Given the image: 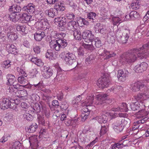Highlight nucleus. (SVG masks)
<instances>
[{
  "mask_svg": "<svg viewBox=\"0 0 149 149\" xmlns=\"http://www.w3.org/2000/svg\"><path fill=\"white\" fill-rule=\"evenodd\" d=\"M38 125L36 123L32 124L29 127L26 128V131L29 133H32L34 132L38 128Z\"/></svg>",
  "mask_w": 149,
  "mask_h": 149,
  "instance_id": "4be33fe9",
  "label": "nucleus"
},
{
  "mask_svg": "<svg viewBox=\"0 0 149 149\" xmlns=\"http://www.w3.org/2000/svg\"><path fill=\"white\" fill-rule=\"evenodd\" d=\"M16 95L20 100H24L26 99L27 93L26 91L24 89L19 90L17 91L16 93Z\"/></svg>",
  "mask_w": 149,
  "mask_h": 149,
  "instance_id": "dca6fc26",
  "label": "nucleus"
},
{
  "mask_svg": "<svg viewBox=\"0 0 149 149\" xmlns=\"http://www.w3.org/2000/svg\"><path fill=\"white\" fill-rule=\"evenodd\" d=\"M142 106L139 104V102H136L135 103H131L130 104V108L133 111L139 110L140 107Z\"/></svg>",
  "mask_w": 149,
  "mask_h": 149,
  "instance_id": "a878e982",
  "label": "nucleus"
},
{
  "mask_svg": "<svg viewBox=\"0 0 149 149\" xmlns=\"http://www.w3.org/2000/svg\"><path fill=\"white\" fill-rule=\"evenodd\" d=\"M129 74L128 71L126 69L120 70L118 71L117 77L119 80L124 81Z\"/></svg>",
  "mask_w": 149,
  "mask_h": 149,
  "instance_id": "9d476101",
  "label": "nucleus"
},
{
  "mask_svg": "<svg viewBox=\"0 0 149 149\" xmlns=\"http://www.w3.org/2000/svg\"><path fill=\"white\" fill-rule=\"evenodd\" d=\"M47 134V132L45 129L42 128L41 129L40 132V136H44Z\"/></svg>",
  "mask_w": 149,
  "mask_h": 149,
  "instance_id": "e2e57ef3",
  "label": "nucleus"
},
{
  "mask_svg": "<svg viewBox=\"0 0 149 149\" xmlns=\"http://www.w3.org/2000/svg\"><path fill=\"white\" fill-rule=\"evenodd\" d=\"M17 80L18 82L22 84H25L27 82L26 79L22 76L18 77Z\"/></svg>",
  "mask_w": 149,
  "mask_h": 149,
  "instance_id": "a18cd8bd",
  "label": "nucleus"
},
{
  "mask_svg": "<svg viewBox=\"0 0 149 149\" xmlns=\"http://www.w3.org/2000/svg\"><path fill=\"white\" fill-rule=\"evenodd\" d=\"M107 10H106L104 7L101 8L100 14L103 16H106L107 14Z\"/></svg>",
  "mask_w": 149,
  "mask_h": 149,
  "instance_id": "4d7b16f0",
  "label": "nucleus"
},
{
  "mask_svg": "<svg viewBox=\"0 0 149 149\" xmlns=\"http://www.w3.org/2000/svg\"><path fill=\"white\" fill-rule=\"evenodd\" d=\"M76 22L74 21H71L69 22L67 24V28L68 30L73 31L75 29Z\"/></svg>",
  "mask_w": 149,
  "mask_h": 149,
  "instance_id": "2f4dec72",
  "label": "nucleus"
},
{
  "mask_svg": "<svg viewBox=\"0 0 149 149\" xmlns=\"http://www.w3.org/2000/svg\"><path fill=\"white\" fill-rule=\"evenodd\" d=\"M130 13L131 18L132 20L138 18L139 17V13L136 11H133L131 12Z\"/></svg>",
  "mask_w": 149,
  "mask_h": 149,
  "instance_id": "37998d69",
  "label": "nucleus"
},
{
  "mask_svg": "<svg viewBox=\"0 0 149 149\" xmlns=\"http://www.w3.org/2000/svg\"><path fill=\"white\" fill-rule=\"evenodd\" d=\"M127 123V121H125L124 118L122 119H119L117 121L116 123L113 124L114 125H116L118 126V127L120 126H122L124 127V126Z\"/></svg>",
  "mask_w": 149,
  "mask_h": 149,
  "instance_id": "72a5a7b5",
  "label": "nucleus"
},
{
  "mask_svg": "<svg viewBox=\"0 0 149 149\" xmlns=\"http://www.w3.org/2000/svg\"><path fill=\"white\" fill-rule=\"evenodd\" d=\"M94 40L95 46L96 47H99L101 46V42L98 38H94Z\"/></svg>",
  "mask_w": 149,
  "mask_h": 149,
  "instance_id": "5fc2aeb1",
  "label": "nucleus"
},
{
  "mask_svg": "<svg viewBox=\"0 0 149 149\" xmlns=\"http://www.w3.org/2000/svg\"><path fill=\"white\" fill-rule=\"evenodd\" d=\"M29 141L30 146L34 149H36L34 148H36L38 146V137L34 135L29 137Z\"/></svg>",
  "mask_w": 149,
  "mask_h": 149,
  "instance_id": "ddd939ff",
  "label": "nucleus"
},
{
  "mask_svg": "<svg viewBox=\"0 0 149 149\" xmlns=\"http://www.w3.org/2000/svg\"><path fill=\"white\" fill-rule=\"evenodd\" d=\"M107 95L105 94H100L97 95L96 97L99 102L98 104H102L106 100Z\"/></svg>",
  "mask_w": 149,
  "mask_h": 149,
  "instance_id": "5701e85b",
  "label": "nucleus"
},
{
  "mask_svg": "<svg viewBox=\"0 0 149 149\" xmlns=\"http://www.w3.org/2000/svg\"><path fill=\"white\" fill-rule=\"evenodd\" d=\"M112 23L113 25H117L123 21L118 17H114L112 18Z\"/></svg>",
  "mask_w": 149,
  "mask_h": 149,
  "instance_id": "4c0bfd02",
  "label": "nucleus"
},
{
  "mask_svg": "<svg viewBox=\"0 0 149 149\" xmlns=\"http://www.w3.org/2000/svg\"><path fill=\"white\" fill-rule=\"evenodd\" d=\"M21 144L19 141H15L12 144L11 149H19Z\"/></svg>",
  "mask_w": 149,
  "mask_h": 149,
  "instance_id": "c03bdc74",
  "label": "nucleus"
},
{
  "mask_svg": "<svg viewBox=\"0 0 149 149\" xmlns=\"http://www.w3.org/2000/svg\"><path fill=\"white\" fill-rule=\"evenodd\" d=\"M20 16L15 13H12L9 15L8 19L11 21L16 22L19 19Z\"/></svg>",
  "mask_w": 149,
  "mask_h": 149,
  "instance_id": "6ab92c4d",
  "label": "nucleus"
},
{
  "mask_svg": "<svg viewBox=\"0 0 149 149\" xmlns=\"http://www.w3.org/2000/svg\"><path fill=\"white\" fill-rule=\"evenodd\" d=\"M45 120L44 117L40 116H38V121L40 125H44L45 124Z\"/></svg>",
  "mask_w": 149,
  "mask_h": 149,
  "instance_id": "3c124183",
  "label": "nucleus"
},
{
  "mask_svg": "<svg viewBox=\"0 0 149 149\" xmlns=\"http://www.w3.org/2000/svg\"><path fill=\"white\" fill-rule=\"evenodd\" d=\"M42 75L45 78H50L53 74L52 70L49 67L44 66L42 68Z\"/></svg>",
  "mask_w": 149,
  "mask_h": 149,
  "instance_id": "6e6552de",
  "label": "nucleus"
},
{
  "mask_svg": "<svg viewBox=\"0 0 149 149\" xmlns=\"http://www.w3.org/2000/svg\"><path fill=\"white\" fill-rule=\"evenodd\" d=\"M51 35L52 36L56 39H59V33H57L55 31H52L51 32Z\"/></svg>",
  "mask_w": 149,
  "mask_h": 149,
  "instance_id": "69168bd1",
  "label": "nucleus"
},
{
  "mask_svg": "<svg viewBox=\"0 0 149 149\" xmlns=\"http://www.w3.org/2000/svg\"><path fill=\"white\" fill-rule=\"evenodd\" d=\"M17 70L19 75H22V76H24L25 77H27V74L25 72V70L24 69L17 67Z\"/></svg>",
  "mask_w": 149,
  "mask_h": 149,
  "instance_id": "a19ab883",
  "label": "nucleus"
},
{
  "mask_svg": "<svg viewBox=\"0 0 149 149\" xmlns=\"http://www.w3.org/2000/svg\"><path fill=\"white\" fill-rule=\"evenodd\" d=\"M24 19L25 22H27L33 20L32 17L31 15H25L23 17Z\"/></svg>",
  "mask_w": 149,
  "mask_h": 149,
  "instance_id": "864d4df0",
  "label": "nucleus"
},
{
  "mask_svg": "<svg viewBox=\"0 0 149 149\" xmlns=\"http://www.w3.org/2000/svg\"><path fill=\"white\" fill-rule=\"evenodd\" d=\"M101 55L104 56V58L107 59L111 57L115 56L116 54L114 53L111 54L109 52L104 50V52L101 54Z\"/></svg>",
  "mask_w": 149,
  "mask_h": 149,
  "instance_id": "bb28decb",
  "label": "nucleus"
},
{
  "mask_svg": "<svg viewBox=\"0 0 149 149\" xmlns=\"http://www.w3.org/2000/svg\"><path fill=\"white\" fill-rule=\"evenodd\" d=\"M131 7L134 10H136L139 8V4L138 2H134L131 4Z\"/></svg>",
  "mask_w": 149,
  "mask_h": 149,
  "instance_id": "603ef678",
  "label": "nucleus"
},
{
  "mask_svg": "<svg viewBox=\"0 0 149 149\" xmlns=\"http://www.w3.org/2000/svg\"><path fill=\"white\" fill-rule=\"evenodd\" d=\"M134 99L135 100L137 101V102H139V104L140 103H141V105H142L144 107L145 106V105H143V102L142 93L138 94L135 96L134 97Z\"/></svg>",
  "mask_w": 149,
  "mask_h": 149,
  "instance_id": "e433bc0d",
  "label": "nucleus"
},
{
  "mask_svg": "<svg viewBox=\"0 0 149 149\" xmlns=\"http://www.w3.org/2000/svg\"><path fill=\"white\" fill-rule=\"evenodd\" d=\"M123 127L122 126L118 127L116 125H114L113 129L115 131L118 133H119L122 131L123 129Z\"/></svg>",
  "mask_w": 149,
  "mask_h": 149,
  "instance_id": "8fccbe9b",
  "label": "nucleus"
},
{
  "mask_svg": "<svg viewBox=\"0 0 149 149\" xmlns=\"http://www.w3.org/2000/svg\"><path fill=\"white\" fill-rule=\"evenodd\" d=\"M134 70L137 73H140L143 72V69L141 68V67H140V66L138 65H136L134 68Z\"/></svg>",
  "mask_w": 149,
  "mask_h": 149,
  "instance_id": "bf43d9fd",
  "label": "nucleus"
},
{
  "mask_svg": "<svg viewBox=\"0 0 149 149\" xmlns=\"http://www.w3.org/2000/svg\"><path fill=\"white\" fill-rule=\"evenodd\" d=\"M149 56V41L139 49H134L120 56V62L123 65L130 63L135 61L137 57L140 58Z\"/></svg>",
  "mask_w": 149,
  "mask_h": 149,
  "instance_id": "f257e3e1",
  "label": "nucleus"
},
{
  "mask_svg": "<svg viewBox=\"0 0 149 149\" xmlns=\"http://www.w3.org/2000/svg\"><path fill=\"white\" fill-rule=\"evenodd\" d=\"M74 38L77 40L81 39V32L79 30H75L73 31Z\"/></svg>",
  "mask_w": 149,
  "mask_h": 149,
  "instance_id": "c9c22d12",
  "label": "nucleus"
},
{
  "mask_svg": "<svg viewBox=\"0 0 149 149\" xmlns=\"http://www.w3.org/2000/svg\"><path fill=\"white\" fill-rule=\"evenodd\" d=\"M126 141L127 140H125L123 143H118L112 145L109 149H119V148H123L126 145L124 144V143L125 141Z\"/></svg>",
  "mask_w": 149,
  "mask_h": 149,
  "instance_id": "cd10ccee",
  "label": "nucleus"
},
{
  "mask_svg": "<svg viewBox=\"0 0 149 149\" xmlns=\"http://www.w3.org/2000/svg\"><path fill=\"white\" fill-rule=\"evenodd\" d=\"M53 51L52 50H48L46 53V57L49 60H52L54 58Z\"/></svg>",
  "mask_w": 149,
  "mask_h": 149,
  "instance_id": "ea45409f",
  "label": "nucleus"
},
{
  "mask_svg": "<svg viewBox=\"0 0 149 149\" xmlns=\"http://www.w3.org/2000/svg\"><path fill=\"white\" fill-rule=\"evenodd\" d=\"M108 130V127L105 126H102L100 132V135L101 136L105 134Z\"/></svg>",
  "mask_w": 149,
  "mask_h": 149,
  "instance_id": "09e8293b",
  "label": "nucleus"
},
{
  "mask_svg": "<svg viewBox=\"0 0 149 149\" xmlns=\"http://www.w3.org/2000/svg\"><path fill=\"white\" fill-rule=\"evenodd\" d=\"M113 109H116V108H113L112 109V111L107 112L106 111H104L102 112V114L103 115L105 114L107 116H107H112L113 117H116V116H117V114L116 113H115V112L118 111H113Z\"/></svg>",
  "mask_w": 149,
  "mask_h": 149,
  "instance_id": "f704fd0d",
  "label": "nucleus"
},
{
  "mask_svg": "<svg viewBox=\"0 0 149 149\" xmlns=\"http://www.w3.org/2000/svg\"><path fill=\"white\" fill-rule=\"evenodd\" d=\"M100 24L99 23H97L95 25L94 27V29L96 33H98L99 32L100 30L101 27H100Z\"/></svg>",
  "mask_w": 149,
  "mask_h": 149,
  "instance_id": "052dcab7",
  "label": "nucleus"
},
{
  "mask_svg": "<svg viewBox=\"0 0 149 149\" xmlns=\"http://www.w3.org/2000/svg\"><path fill=\"white\" fill-rule=\"evenodd\" d=\"M6 48H8V52L12 54H16L18 53V51L16 47L13 45L8 44L7 45Z\"/></svg>",
  "mask_w": 149,
  "mask_h": 149,
  "instance_id": "412c9836",
  "label": "nucleus"
},
{
  "mask_svg": "<svg viewBox=\"0 0 149 149\" xmlns=\"http://www.w3.org/2000/svg\"><path fill=\"white\" fill-rule=\"evenodd\" d=\"M36 6L34 4L30 3L28 4L27 6L24 7L23 8V9L25 10L29 14H32L34 13L36 16L38 13H39V12L40 11H38V13H37V11H36Z\"/></svg>",
  "mask_w": 149,
  "mask_h": 149,
  "instance_id": "9b49d317",
  "label": "nucleus"
},
{
  "mask_svg": "<svg viewBox=\"0 0 149 149\" xmlns=\"http://www.w3.org/2000/svg\"><path fill=\"white\" fill-rule=\"evenodd\" d=\"M65 34L63 32L59 33V39L53 40L50 42V48L56 51H58L64 48L67 45L66 40L62 39L65 37Z\"/></svg>",
  "mask_w": 149,
  "mask_h": 149,
  "instance_id": "f03ea898",
  "label": "nucleus"
},
{
  "mask_svg": "<svg viewBox=\"0 0 149 149\" xmlns=\"http://www.w3.org/2000/svg\"><path fill=\"white\" fill-rule=\"evenodd\" d=\"M7 79V84L8 85H12L16 81V79L15 76L11 74H8L6 76Z\"/></svg>",
  "mask_w": 149,
  "mask_h": 149,
  "instance_id": "b1692460",
  "label": "nucleus"
},
{
  "mask_svg": "<svg viewBox=\"0 0 149 149\" xmlns=\"http://www.w3.org/2000/svg\"><path fill=\"white\" fill-rule=\"evenodd\" d=\"M11 62V61L9 60L4 61L2 63V66L3 67L8 68L10 66V63Z\"/></svg>",
  "mask_w": 149,
  "mask_h": 149,
  "instance_id": "49530a36",
  "label": "nucleus"
},
{
  "mask_svg": "<svg viewBox=\"0 0 149 149\" xmlns=\"http://www.w3.org/2000/svg\"><path fill=\"white\" fill-rule=\"evenodd\" d=\"M127 104L125 103H123L119 107L116 108V109H113V111H119L127 112L128 110Z\"/></svg>",
  "mask_w": 149,
  "mask_h": 149,
  "instance_id": "aec40b11",
  "label": "nucleus"
},
{
  "mask_svg": "<svg viewBox=\"0 0 149 149\" xmlns=\"http://www.w3.org/2000/svg\"><path fill=\"white\" fill-rule=\"evenodd\" d=\"M32 85L34 86L36 88H38L39 89H41V88H42L44 86L42 82H40L37 84H34Z\"/></svg>",
  "mask_w": 149,
  "mask_h": 149,
  "instance_id": "774afa93",
  "label": "nucleus"
},
{
  "mask_svg": "<svg viewBox=\"0 0 149 149\" xmlns=\"http://www.w3.org/2000/svg\"><path fill=\"white\" fill-rule=\"evenodd\" d=\"M67 18L70 19H73L75 18V15L74 14L72 13H67L66 15Z\"/></svg>",
  "mask_w": 149,
  "mask_h": 149,
  "instance_id": "0e129e2a",
  "label": "nucleus"
},
{
  "mask_svg": "<svg viewBox=\"0 0 149 149\" xmlns=\"http://www.w3.org/2000/svg\"><path fill=\"white\" fill-rule=\"evenodd\" d=\"M33 49L35 53L38 54L40 52V48L39 46H35L33 47Z\"/></svg>",
  "mask_w": 149,
  "mask_h": 149,
  "instance_id": "338daca9",
  "label": "nucleus"
},
{
  "mask_svg": "<svg viewBox=\"0 0 149 149\" xmlns=\"http://www.w3.org/2000/svg\"><path fill=\"white\" fill-rule=\"evenodd\" d=\"M45 36L44 32L40 31L39 32H37L34 34V38L37 41H40Z\"/></svg>",
  "mask_w": 149,
  "mask_h": 149,
  "instance_id": "393cba45",
  "label": "nucleus"
},
{
  "mask_svg": "<svg viewBox=\"0 0 149 149\" xmlns=\"http://www.w3.org/2000/svg\"><path fill=\"white\" fill-rule=\"evenodd\" d=\"M31 61L38 66H41L43 64V63L42 60L36 57H32L31 59Z\"/></svg>",
  "mask_w": 149,
  "mask_h": 149,
  "instance_id": "c85d7f7f",
  "label": "nucleus"
},
{
  "mask_svg": "<svg viewBox=\"0 0 149 149\" xmlns=\"http://www.w3.org/2000/svg\"><path fill=\"white\" fill-rule=\"evenodd\" d=\"M109 80L108 78L104 77L99 79L97 81V85L99 88H103L109 86Z\"/></svg>",
  "mask_w": 149,
  "mask_h": 149,
  "instance_id": "1a4fd4ad",
  "label": "nucleus"
},
{
  "mask_svg": "<svg viewBox=\"0 0 149 149\" xmlns=\"http://www.w3.org/2000/svg\"><path fill=\"white\" fill-rule=\"evenodd\" d=\"M45 13L49 17L53 18L54 16L58 15V13L54 8H51L49 10H47L45 11Z\"/></svg>",
  "mask_w": 149,
  "mask_h": 149,
  "instance_id": "a211bd4d",
  "label": "nucleus"
},
{
  "mask_svg": "<svg viewBox=\"0 0 149 149\" xmlns=\"http://www.w3.org/2000/svg\"><path fill=\"white\" fill-rule=\"evenodd\" d=\"M89 112H87L86 113H82L81 115L82 120L83 121H84L88 118L89 115Z\"/></svg>",
  "mask_w": 149,
  "mask_h": 149,
  "instance_id": "680f3d73",
  "label": "nucleus"
},
{
  "mask_svg": "<svg viewBox=\"0 0 149 149\" xmlns=\"http://www.w3.org/2000/svg\"><path fill=\"white\" fill-rule=\"evenodd\" d=\"M60 56L69 65H72L76 61V57L74 54L66 51L62 52L60 55Z\"/></svg>",
  "mask_w": 149,
  "mask_h": 149,
  "instance_id": "20e7f679",
  "label": "nucleus"
},
{
  "mask_svg": "<svg viewBox=\"0 0 149 149\" xmlns=\"http://www.w3.org/2000/svg\"><path fill=\"white\" fill-rule=\"evenodd\" d=\"M42 30H45L48 29L50 25L47 20L42 19Z\"/></svg>",
  "mask_w": 149,
  "mask_h": 149,
  "instance_id": "473e14b6",
  "label": "nucleus"
},
{
  "mask_svg": "<svg viewBox=\"0 0 149 149\" xmlns=\"http://www.w3.org/2000/svg\"><path fill=\"white\" fill-rule=\"evenodd\" d=\"M103 112H102L100 116H97L93 118V119L96 120L99 123H106L107 120V118L105 114H102Z\"/></svg>",
  "mask_w": 149,
  "mask_h": 149,
  "instance_id": "2eb2a0df",
  "label": "nucleus"
},
{
  "mask_svg": "<svg viewBox=\"0 0 149 149\" xmlns=\"http://www.w3.org/2000/svg\"><path fill=\"white\" fill-rule=\"evenodd\" d=\"M23 116L25 119L28 121H32L33 119V117L32 115L29 113H25L23 115Z\"/></svg>",
  "mask_w": 149,
  "mask_h": 149,
  "instance_id": "79ce46f5",
  "label": "nucleus"
},
{
  "mask_svg": "<svg viewBox=\"0 0 149 149\" xmlns=\"http://www.w3.org/2000/svg\"><path fill=\"white\" fill-rule=\"evenodd\" d=\"M95 57L94 55H91L87 57L86 59V62H88L89 63H91L95 59Z\"/></svg>",
  "mask_w": 149,
  "mask_h": 149,
  "instance_id": "6e6d98bb",
  "label": "nucleus"
},
{
  "mask_svg": "<svg viewBox=\"0 0 149 149\" xmlns=\"http://www.w3.org/2000/svg\"><path fill=\"white\" fill-rule=\"evenodd\" d=\"M43 15V13L42 11L39 12L36 17L38 19V21L36 22L34 24L35 27L37 29L42 30V19H41Z\"/></svg>",
  "mask_w": 149,
  "mask_h": 149,
  "instance_id": "f8f14e48",
  "label": "nucleus"
},
{
  "mask_svg": "<svg viewBox=\"0 0 149 149\" xmlns=\"http://www.w3.org/2000/svg\"><path fill=\"white\" fill-rule=\"evenodd\" d=\"M12 105H13V103H12L11 100L7 98H3L0 102V106L3 108L8 109L10 108L11 109H15L13 108Z\"/></svg>",
  "mask_w": 149,
  "mask_h": 149,
  "instance_id": "0eeeda50",
  "label": "nucleus"
},
{
  "mask_svg": "<svg viewBox=\"0 0 149 149\" xmlns=\"http://www.w3.org/2000/svg\"><path fill=\"white\" fill-rule=\"evenodd\" d=\"M16 28L17 30L19 31L20 33L25 32V26H24L18 25L17 26Z\"/></svg>",
  "mask_w": 149,
  "mask_h": 149,
  "instance_id": "de8ad7c7",
  "label": "nucleus"
},
{
  "mask_svg": "<svg viewBox=\"0 0 149 149\" xmlns=\"http://www.w3.org/2000/svg\"><path fill=\"white\" fill-rule=\"evenodd\" d=\"M130 31L129 29L125 30L123 33L120 32L116 36L117 40L120 43H126L130 37Z\"/></svg>",
  "mask_w": 149,
  "mask_h": 149,
  "instance_id": "39448f33",
  "label": "nucleus"
},
{
  "mask_svg": "<svg viewBox=\"0 0 149 149\" xmlns=\"http://www.w3.org/2000/svg\"><path fill=\"white\" fill-rule=\"evenodd\" d=\"M132 89L134 91H138L143 87V85L141 83L138 81L132 85Z\"/></svg>",
  "mask_w": 149,
  "mask_h": 149,
  "instance_id": "f3484780",
  "label": "nucleus"
},
{
  "mask_svg": "<svg viewBox=\"0 0 149 149\" xmlns=\"http://www.w3.org/2000/svg\"><path fill=\"white\" fill-rule=\"evenodd\" d=\"M96 14L93 12H91L88 13L87 15V17L90 21L92 22H94V18L96 17Z\"/></svg>",
  "mask_w": 149,
  "mask_h": 149,
  "instance_id": "58836bf2",
  "label": "nucleus"
},
{
  "mask_svg": "<svg viewBox=\"0 0 149 149\" xmlns=\"http://www.w3.org/2000/svg\"><path fill=\"white\" fill-rule=\"evenodd\" d=\"M94 98V95L92 94L90 95L87 97L85 101L81 104L82 106L86 107L91 106L93 103Z\"/></svg>",
  "mask_w": 149,
  "mask_h": 149,
  "instance_id": "4468645a",
  "label": "nucleus"
},
{
  "mask_svg": "<svg viewBox=\"0 0 149 149\" xmlns=\"http://www.w3.org/2000/svg\"><path fill=\"white\" fill-rule=\"evenodd\" d=\"M13 29V27L9 24H7L3 26V30L7 34L8 38L12 41L16 40L17 38V35L12 31Z\"/></svg>",
  "mask_w": 149,
  "mask_h": 149,
  "instance_id": "423d86ee",
  "label": "nucleus"
},
{
  "mask_svg": "<svg viewBox=\"0 0 149 149\" xmlns=\"http://www.w3.org/2000/svg\"><path fill=\"white\" fill-rule=\"evenodd\" d=\"M139 65L143 69V71L146 70L148 67V64L145 62H142Z\"/></svg>",
  "mask_w": 149,
  "mask_h": 149,
  "instance_id": "13d9d810",
  "label": "nucleus"
},
{
  "mask_svg": "<svg viewBox=\"0 0 149 149\" xmlns=\"http://www.w3.org/2000/svg\"><path fill=\"white\" fill-rule=\"evenodd\" d=\"M21 10V8L19 6L13 5L10 6L9 9L10 11H13V13H16L19 12Z\"/></svg>",
  "mask_w": 149,
  "mask_h": 149,
  "instance_id": "7c9ffc66",
  "label": "nucleus"
},
{
  "mask_svg": "<svg viewBox=\"0 0 149 149\" xmlns=\"http://www.w3.org/2000/svg\"><path fill=\"white\" fill-rule=\"evenodd\" d=\"M54 8L58 12V11H64L65 9V7L63 3H58L55 4Z\"/></svg>",
  "mask_w": 149,
  "mask_h": 149,
  "instance_id": "c756f323",
  "label": "nucleus"
},
{
  "mask_svg": "<svg viewBox=\"0 0 149 149\" xmlns=\"http://www.w3.org/2000/svg\"><path fill=\"white\" fill-rule=\"evenodd\" d=\"M82 38L86 42L89 44L83 43L82 46L85 48L91 51L93 50L94 49L92 42L94 39V36L92 34V32L88 30H85L82 33Z\"/></svg>",
  "mask_w": 149,
  "mask_h": 149,
  "instance_id": "7ed1b4c3",
  "label": "nucleus"
}]
</instances>
